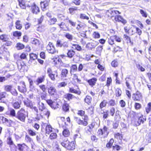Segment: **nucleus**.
I'll use <instances>...</instances> for the list:
<instances>
[{
    "instance_id": "nucleus-58",
    "label": "nucleus",
    "mask_w": 151,
    "mask_h": 151,
    "mask_svg": "<svg viewBox=\"0 0 151 151\" xmlns=\"http://www.w3.org/2000/svg\"><path fill=\"white\" fill-rule=\"evenodd\" d=\"M10 92L14 96H17V95L18 93L15 89H12Z\"/></svg>"
},
{
    "instance_id": "nucleus-64",
    "label": "nucleus",
    "mask_w": 151,
    "mask_h": 151,
    "mask_svg": "<svg viewBox=\"0 0 151 151\" xmlns=\"http://www.w3.org/2000/svg\"><path fill=\"white\" fill-rule=\"evenodd\" d=\"M147 140L148 143H151V133H150L147 136Z\"/></svg>"
},
{
    "instance_id": "nucleus-1",
    "label": "nucleus",
    "mask_w": 151,
    "mask_h": 151,
    "mask_svg": "<svg viewBox=\"0 0 151 151\" xmlns=\"http://www.w3.org/2000/svg\"><path fill=\"white\" fill-rule=\"evenodd\" d=\"M61 145L67 150H72L75 148L76 145V141H72L71 142L68 141V139L64 140L60 143Z\"/></svg>"
},
{
    "instance_id": "nucleus-36",
    "label": "nucleus",
    "mask_w": 151,
    "mask_h": 151,
    "mask_svg": "<svg viewBox=\"0 0 151 151\" xmlns=\"http://www.w3.org/2000/svg\"><path fill=\"white\" fill-rule=\"evenodd\" d=\"M107 103V102L106 100H103L100 104L99 105L100 108L101 109L103 107H105L106 106Z\"/></svg>"
},
{
    "instance_id": "nucleus-51",
    "label": "nucleus",
    "mask_w": 151,
    "mask_h": 151,
    "mask_svg": "<svg viewBox=\"0 0 151 151\" xmlns=\"http://www.w3.org/2000/svg\"><path fill=\"white\" fill-rule=\"evenodd\" d=\"M57 19L56 18H51L49 21L50 24L51 25L54 24L57 22Z\"/></svg>"
},
{
    "instance_id": "nucleus-16",
    "label": "nucleus",
    "mask_w": 151,
    "mask_h": 151,
    "mask_svg": "<svg viewBox=\"0 0 151 151\" xmlns=\"http://www.w3.org/2000/svg\"><path fill=\"white\" fill-rule=\"evenodd\" d=\"M46 132H58L57 129L55 130L54 129L52 128L50 125H47L46 127Z\"/></svg>"
},
{
    "instance_id": "nucleus-63",
    "label": "nucleus",
    "mask_w": 151,
    "mask_h": 151,
    "mask_svg": "<svg viewBox=\"0 0 151 151\" xmlns=\"http://www.w3.org/2000/svg\"><path fill=\"white\" fill-rule=\"evenodd\" d=\"M118 63L116 60H114L112 61L111 63V65L112 67H116L118 65Z\"/></svg>"
},
{
    "instance_id": "nucleus-15",
    "label": "nucleus",
    "mask_w": 151,
    "mask_h": 151,
    "mask_svg": "<svg viewBox=\"0 0 151 151\" xmlns=\"http://www.w3.org/2000/svg\"><path fill=\"white\" fill-rule=\"evenodd\" d=\"M114 140L113 138L111 139L109 141L106 143V147L108 148H111L113 146V144L114 143Z\"/></svg>"
},
{
    "instance_id": "nucleus-4",
    "label": "nucleus",
    "mask_w": 151,
    "mask_h": 151,
    "mask_svg": "<svg viewBox=\"0 0 151 151\" xmlns=\"http://www.w3.org/2000/svg\"><path fill=\"white\" fill-rule=\"evenodd\" d=\"M7 143L10 147L11 146H13L12 147H11V149L12 151H18L17 150V147L14 144L11 137H9L7 138Z\"/></svg>"
},
{
    "instance_id": "nucleus-17",
    "label": "nucleus",
    "mask_w": 151,
    "mask_h": 151,
    "mask_svg": "<svg viewBox=\"0 0 151 151\" xmlns=\"http://www.w3.org/2000/svg\"><path fill=\"white\" fill-rule=\"evenodd\" d=\"M70 106L69 104L65 102L63 106L62 109L65 112H68L69 111Z\"/></svg>"
},
{
    "instance_id": "nucleus-12",
    "label": "nucleus",
    "mask_w": 151,
    "mask_h": 151,
    "mask_svg": "<svg viewBox=\"0 0 151 151\" xmlns=\"http://www.w3.org/2000/svg\"><path fill=\"white\" fill-rule=\"evenodd\" d=\"M115 20L118 22H121L124 24L127 23V21L120 15H116L115 17Z\"/></svg>"
},
{
    "instance_id": "nucleus-3",
    "label": "nucleus",
    "mask_w": 151,
    "mask_h": 151,
    "mask_svg": "<svg viewBox=\"0 0 151 151\" xmlns=\"http://www.w3.org/2000/svg\"><path fill=\"white\" fill-rule=\"evenodd\" d=\"M37 101H38V107L39 109V110L41 111L40 113V116L38 117V115L37 114V118H38L39 119H40L41 118H42V112L43 110H45L46 109V107L45 106L44 104L42 103L40 101V98H38L37 99Z\"/></svg>"
},
{
    "instance_id": "nucleus-52",
    "label": "nucleus",
    "mask_w": 151,
    "mask_h": 151,
    "mask_svg": "<svg viewBox=\"0 0 151 151\" xmlns=\"http://www.w3.org/2000/svg\"><path fill=\"white\" fill-rule=\"evenodd\" d=\"M21 103H19L18 102H15L13 104V106L15 109H18L20 107Z\"/></svg>"
},
{
    "instance_id": "nucleus-32",
    "label": "nucleus",
    "mask_w": 151,
    "mask_h": 151,
    "mask_svg": "<svg viewBox=\"0 0 151 151\" xmlns=\"http://www.w3.org/2000/svg\"><path fill=\"white\" fill-rule=\"evenodd\" d=\"M72 45L71 47L74 49H76L77 50L80 51L81 50V47L78 45L74 44L71 43Z\"/></svg>"
},
{
    "instance_id": "nucleus-35",
    "label": "nucleus",
    "mask_w": 151,
    "mask_h": 151,
    "mask_svg": "<svg viewBox=\"0 0 151 151\" xmlns=\"http://www.w3.org/2000/svg\"><path fill=\"white\" fill-rule=\"evenodd\" d=\"M32 43L37 46L39 45L40 43V41L37 39L32 38Z\"/></svg>"
},
{
    "instance_id": "nucleus-11",
    "label": "nucleus",
    "mask_w": 151,
    "mask_h": 151,
    "mask_svg": "<svg viewBox=\"0 0 151 151\" xmlns=\"http://www.w3.org/2000/svg\"><path fill=\"white\" fill-rule=\"evenodd\" d=\"M45 75H44L38 77L34 82L36 85H39V84L42 83L45 81Z\"/></svg>"
},
{
    "instance_id": "nucleus-31",
    "label": "nucleus",
    "mask_w": 151,
    "mask_h": 151,
    "mask_svg": "<svg viewBox=\"0 0 151 151\" xmlns=\"http://www.w3.org/2000/svg\"><path fill=\"white\" fill-rule=\"evenodd\" d=\"M69 92L72 93H74L78 95H80L81 92L79 91H77L72 88H69Z\"/></svg>"
},
{
    "instance_id": "nucleus-60",
    "label": "nucleus",
    "mask_w": 151,
    "mask_h": 151,
    "mask_svg": "<svg viewBox=\"0 0 151 151\" xmlns=\"http://www.w3.org/2000/svg\"><path fill=\"white\" fill-rule=\"evenodd\" d=\"M140 13L143 17H147V13L146 12H144L143 10H140Z\"/></svg>"
},
{
    "instance_id": "nucleus-53",
    "label": "nucleus",
    "mask_w": 151,
    "mask_h": 151,
    "mask_svg": "<svg viewBox=\"0 0 151 151\" xmlns=\"http://www.w3.org/2000/svg\"><path fill=\"white\" fill-rule=\"evenodd\" d=\"M24 104L26 105L27 107H29L31 108H32L33 107L32 103L31 102L29 101H27L26 102H24Z\"/></svg>"
},
{
    "instance_id": "nucleus-44",
    "label": "nucleus",
    "mask_w": 151,
    "mask_h": 151,
    "mask_svg": "<svg viewBox=\"0 0 151 151\" xmlns=\"http://www.w3.org/2000/svg\"><path fill=\"white\" fill-rule=\"evenodd\" d=\"M108 105L110 106H114L116 105V103L114 100L111 99L110 100L108 103Z\"/></svg>"
},
{
    "instance_id": "nucleus-14",
    "label": "nucleus",
    "mask_w": 151,
    "mask_h": 151,
    "mask_svg": "<svg viewBox=\"0 0 151 151\" xmlns=\"http://www.w3.org/2000/svg\"><path fill=\"white\" fill-rule=\"evenodd\" d=\"M97 81V78H93L88 80V83L92 87H93L95 85Z\"/></svg>"
},
{
    "instance_id": "nucleus-30",
    "label": "nucleus",
    "mask_w": 151,
    "mask_h": 151,
    "mask_svg": "<svg viewBox=\"0 0 151 151\" xmlns=\"http://www.w3.org/2000/svg\"><path fill=\"white\" fill-rule=\"evenodd\" d=\"M16 27L17 29L20 30L22 27V26L21 24L20 21L19 20H17L15 23Z\"/></svg>"
},
{
    "instance_id": "nucleus-46",
    "label": "nucleus",
    "mask_w": 151,
    "mask_h": 151,
    "mask_svg": "<svg viewBox=\"0 0 151 151\" xmlns=\"http://www.w3.org/2000/svg\"><path fill=\"white\" fill-rule=\"evenodd\" d=\"M29 56L31 60H35L37 58V55L33 53L30 54Z\"/></svg>"
},
{
    "instance_id": "nucleus-22",
    "label": "nucleus",
    "mask_w": 151,
    "mask_h": 151,
    "mask_svg": "<svg viewBox=\"0 0 151 151\" xmlns=\"http://www.w3.org/2000/svg\"><path fill=\"white\" fill-rule=\"evenodd\" d=\"M75 51L72 50H68L67 53V56L70 58H72L75 54Z\"/></svg>"
},
{
    "instance_id": "nucleus-26",
    "label": "nucleus",
    "mask_w": 151,
    "mask_h": 151,
    "mask_svg": "<svg viewBox=\"0 0 151 151\" xmlns=\"http://www.w3.org/2000/svg\"><path fill=\"white\" fill-rule=\"evenodd\" d=\"M91 97L89 96H86L84 99L85 102L89 105L91 104Z\"/></svg>"
},
{
    "instance_id": "nucleus-38",
    "label": "nucleus",
    "mask_w": 151,
    "mask_h": 151,
    "mask_svg": "<svg viewBox=\"0 0 151 151\" xmlns=\"http://www.w3.org/2000/svg\"><path fill=\"white\" fill-rule=\"evenodd\" d=\"M82 118L84 120V121H83V125L84 126H86L88 124L87 121L88 120V116L86 115H84L83 117Z\"/></svg>"
},
{
    "instance_id": "nucleus-48",
    "label": "nucleus",
    "mask_w": 151,
    "mask_h": 151,
    "mask_svg": "<svg viewBox=\"0 0 151 151\" xmlns=\"http://www.w3.org/2000/svg\"><path fill=\"white\" fill-rule=\"evenodd\" d=\"M75 120L79 124H82L83 125V120H81L80 119L76 117H74Z\"/></svg>"
},
{
    "instance_id": "nucleus-6",
    "label": "nucleus",
    "mask_w": 151,
    "mask_h": 151,
    "mask_svg": "<svg viewBox=\"0 0 151 151\" xmlns=\"http://www.w3.org/2000/svg\"><path fill=\"white\" fill-rule=\"evenodd\" d=\"M47 103L50 106L54 109H57L59 108V105L56 102L50 100H48L46 101Z\"/></svg>"
},
{
    "instance_id": "nucleus-10",
    "label": "nucleus",
    "mask_w": 151,
    "mask_h": 151,
    "mask_svg": "<svg viewBox=\"0 0 151 151\" xmlns=\"http://www.w3.org/2000/svg\"><path fill=\"white\" fill-rule=\"evenodd\" d=\"M31 9L32 12L34 14H37L40 12L39 8L38 6L34 3L31 6Z\"/></svg>"
},
{
    "instance_id": "nucleus-39",
    "label": "nucleus",
    "mask_w": 151,
    "mask_h": 151,
    "mask_svg": "<svg viewBox=\"0 0 151 151\" xmlns=\"http://www.w3.org/2000/svg\"><path fill=\"white\" fill-rule=\"evenodd\" d=\"M123 37L125 40H127V43H131L132 45V42H131V38L127 36V35H124Z\"/></svg>"
},
{
    "instance_id": "nucleus-33",
    "label": "nucleus",
    "mask_w": 151,
    "mask_h": 151,
    "mask_svg": "<svg viewBox=\"0 0 151 151\" xmlns=\"http://www.w3.org/2000/svg\"><path fill=\"white\" fill-rule=\"evenodd\" d=\"M16 47L17 50H21L24 48V45L22 44L19 42L17 44Z\"/></svg>"
},
{
    "instance_id": "nucleus-55",
    "label": "nucleus",
    "mask_w": 151,
    "mask_h": 151,
    "mask_svg": "<svg viewBox=\"0 0 151 151\" xmlns=\"http://www.w3.org/2000/svg\"><path fill=\"white\" fill-rule=\"evenodd\" d=\"M116 96H119L121 95L122 91L120 89L118 88H117L116 90Z\"/></svg>"
},
{
    "instance_id": "nucleus-59",
    "label": "nucleus",
    "mask_w": 151,
    "mask_h": 151,
    "mask_svg": "<svg viewBox=\"0 0 151 151\" xmlns=\"http://www.w3.org/2000/svg\"><path fill=\"white\" fill-rule=\"evenodd\" d=\"M73 70L76 71H77V66L76 65H73L71 67V70H70V73H71V70Z\"/></svg>"
},
{
    "instance_id": "nucleus-21",
    "label": "nucleus",
    "mask_w": 151,
    "mask_h": 151,
    "mask_svg": "<svg viewBox=\"0 0 151 151\" xmlns=\"http://www.w3.org/2000/svg\"><path fill=\"white\" fill-rule=\"evenodd\" d=\"M64 98L70 101L74 97V96L72 94L68 93L65 94L64 96Z\"/></svg>"
},
{
    "instance_id": "nucleus-27",
    "label": "nucleus",
    "mask_w": 151,
    "mask_h": 151,
    "mask_svg": "<svg viewBox=\"0 0 151 151\" xmlns=\"http://www.w3.org/2000/svg\"><path fill=\"white\" fill-rule=\"evenodd\" d=\"M70 14H75V11L78 10V7L74 6L73 7L70 8L69 9Z\"/></svg>"
},
{
    "instance_id": "nucleus-20",
    "label": "nucleus",
    "mask_w": 151,
    "mask_h": 151,
    "mask_svg": "<svg viewBox=\"0 0 151 151\" xmlns=\"http://www.w3.org/2000/svg\"><path fill=\"white\" fill-rule=\"evenodd\" d=\"M0 119L4 123H6V124H7V123H9V124L8 125L7 124V125L10 126L11 125L10 123L12 122V121L10 120H9L3 116L1 117Z\"/></svg>"
},
{
    "instance_id": "nucleus-24",
    "label": "nucleus",
    "mask_w": 151,
    "mask_h": 151,
    "mask_svg": "<svg viewBox=\"0 0 151 151\" xmlns=\"http://www.w3.org/2000/svg\"><path fill=\"white\" fill-rule=\"evenodd\" d=\"M56 89L54 87L52 86L50 87L48 89V92L51 95H53L55 92Z\"/></svg>"
},
{
    "instance_id": "nucleus-25",
    "label": "nucleus",
    "mask_w": 151,
    "mask_h": 151,
    "mask_svg": "<svg viewBox=\"0 0 151 151\" xmlns=\"http://www.w3.org/2000/svg\"><path fill=\"white\" fill-rule=\"evenodd\" d=\"M50 112L46 108L45 110H43L42 115L43 116V115H44L46 116L47 118H48L49 117L50 115Z\"/></svg>"
},
{
    "instance_id": "nucleus-8",
    "label": "nucleus",
    "mask_w": 151,
    "mask_h": 151,
    "mask_svg": "<svg viewBox=\"0 0 151 151\" xmlns=\"http://www.w3.org/2000/svg\"><path fill=\"white\" fill-rule=\"evenodd\" d=\"M132 98L134 100L139 101L142 98V96L140 92L137 91L133 95Z\"/></svg>"
},
{
    "instance_id": "nucleus-57",
    "label": "nucleus",
    "mask_w": 151,
    "mask_h": 151,
    "mask_svg": "<svg viewBox=\"0 0 151 151\" xmlns=\"http://www.w3.org/2000/svg\"><path fill=\"white\" fill-rule=\"evenodd\" d=\"M115 112V109L114 107H111L109 113L110 115L113 116Z\"/></svg>"
},
{
    "instance_id": "nucleus-40",
    "label": "nucleus",
    "mask_w": 151,
    "mask_h": 151,
    "mask_svg": "<svg viewBox=\"0 0 151 151\" xmlns=\"http://www.w3.org/2000/svg\"><path fill=\"white\" fill-rule=\"evenodd\" d=\"M114 37L113 36L110 37L109 39L108 42L111 45H112L114 44Z\"/></svg>"
},
{
    "instance_id": "nucleus-9",
    "label": "nucleus",
    "mask_w": 151,
    "mask_h": 151,
    "mask_svg": "<svg viewBox=\"0 0 151 151\" xmlns=\"http://www.w3.org/2000/svg\"><path fill=\"white\" fill-rule=\"evenodd\" d=\"M5 114L6 115L10 116L12 117L16 116L15 111L14 109L12 108H9L5 113Z\"/></svg>"
},
{
    "instance_id": "nucleus-47",
    "label": "nucleus",
    "mask_w": 151,
    "mask_h": 151,
    "mask_svg": "<svg viewBox=\"0 0 151 151\" xmlns=\"http://www.w3.org/2000/svg\"><path fill=\"white\" fill-rule=\"evenodd\" d=\"M22 33L19 31H16L13 32V35L15 37H19L21 36Z\"/></svg>"
},
{
    "instance_id": "nucleus-37",
    "label": "nucleus",
    "mask_w": 151,
    "mask_h": 151,
    "mask_svg": "<svg viewBox=\"0 0 151 151\" xmlns=\"http://www.w3.org/2000/svg\"><path fill=\"white\" fill-rule=\"evenodd\" d=\"M70 135V133H62L60 134V139H63L64 137H67Z\"/></svg>"
},
{
    "instance_id": "nucleus-18",
    "label": "nucleus",
    "mask_w": 151,
    "mask_h": 151,
    "mask_svg": "<svg viewBox=\"0 0 151 151\" xmlns=\"http://www.w3.org/2000/svg\"><path fill=\"white\" fill-rule=\"evenodd\" d=\"M17 146L18 148H17L18 150H19L20 151H23L25 147H27V146L24 143L22 144H18Z\"/></svg>"
},
{
    "instance_id": "nucleus-23",
    "label": "nucleus",
    "mask_w": 151,
    "mask_h": 151,
    "mask_svg": "<svg viewBox=\"0 0 151 151\" xmlns=\"http://www.w3.org/2000/svg\"><path fill=\"white\" fill-rule=\"evenodd\" d=\"M68 73V70L66 69H63L61 71V77L65 78L66 77Z\"/></svg>"
},
{
    "instance_id": "nucleus-62",
    "label": "nucleus",
    "mask_w": 151,
    "mask_h": 151,
    "mask_svg": "<svg viewBox=\"0 0 151 151\" xmlns=\"http://www.w3.org/2000/svg\"><path fill=\"white\" fill-rule=\"evenodd\" d=\"M85 114V111L82 110H79L78 111L77 114L78 115L81 116H83Z\"/></svg>"
},
{
    "instance_id": "nucleus-28",
    "label": "nucleus",
    "mask_w": 151,
    "mask_h": 151,
    "mask_svg": "<svg viewBox=\"0 0 151 151\" xmlns=\"http://www.w3.org/2000/svg\"><path fill=\"white\" fill-rule=\"evenodd\" d=\"M144 121H145V120L143 118L142 116H140L139 118L138 121L137 123H136L135 124L137 126H139L140 124L141 123H143Z\"/></svg>"
},
{
    "instance_id": "nucleus-2",
    "label": "nucleus",
    "mask_w": 151,
    "mask_h": 151,
    "mask_svg": "<svg viewBox=\"0 0 151 151\" xmlns=\"http://www.w3.org/2000/svg\"><path fill=\"white\" fill-rule=\"evenodd\" d=\"M26 116V112L25 110L21 109L17 113L16 117L22 122H24Z\"/></svg>"
},
{
    "instance_id": "nucleus-41",
    "label": "nucleus",
    "mask_w": 151,
    "mask_h": 151,
    "mask_svg": "<svg viewBox=\"0 0 151 151\" xmlns=\"http://www.w3.org/2000/svg\"><path fill=\"white\" fill-rule=\"evenodd\" d=\"M65 36L70 41H71L73 39V36L68 33H66Z\"/></svg>"
},
{
    "instance_id": "nucleus-29",
    "label": "nucleus",
    "mask_w": 151,
    "mask_h": 151,
    "mask_svg": "<svg viewBox=\"0 0 151 151\" xmlns=\"http://www.w3.org/2000/svg\"><path fill=\"white\" fill-rule=\"evenodd\" d=\"M48 4L47 1H41L40 2L41 7L42 9H45L48 5Z\"/></svg>"
},
{
    "instance_id": "nucleus-49",
    "label": "nucleus",
    "mask_w": 151,
    "mask_h": 151,
    "mask_svg": "<svg viewBox=\"0 0 151 151\" xmlns=\"http://www.w3.org/2000/svg\"><path fill=\"white\" fill-rule=\"evenodd\" d=\"M93 37L95 38H99L100 37V35L98 32H95L92 34Z\"/></svg>"
},
{
    "instance_id": "nucleus-42",
    "label": "nucleus",
    "mask_w": 151,
    "mask_h": 151,
    "mask_svg": "<svg viewBox=\"0 0 151 151\" xmlns=\"http://www.w3.org/2000/svg\"><path fill=\"white\" fill-rule=\"evenodd\" d=\"M7 49L3 45L0 47V54H3L6 52Z\"/></svg>"
},
{
    "instance_id": "nucleus-61",
    "label": "nucleus",
    "mask_w": 151,
    "mask_h": 151,
    "mask_svg": "<svg viewBox=\"0 0 151 151\" xmlns=\"http://www.w3.org/2000/svg\"><path fill=\"white\" fill-rule=\"evenodd\" d=\"M119 104L121 106L124 107L126 105V103L123 100H121L119 102Z\"/></svg>"
},
{
    "instance_id": "nucleus-50",
    "label": "nucleus",
    "mask_w": 151,
    "mask_h": 151,
    "mask_svg": "<svg viewBox=\"0 0 151 151\" xmlns=\"http://www.w3.org/2000/svg\"><path fill=\"white\" fill-rule=\"evenodd\" d=\"M151 110V103H149L146 107V111L147 114L149 113Z\"/></svg>"
},
{
    "instance_id": "nucleus-45",
    "label": "nucleus",
    "mask_w": 151,
    "mask_h": 151,
    "mask_svg": "<svg viewBox=\"0 0 151 151\" xmlns=\"http://www.w3.org/2000/svg\"><path fill=\"white\" fill-rule=\"evenodd\" d=\"M57 137L56 133H51L50 134L49 138L51 139H53L56 138Z\"/></svg>"
},
{
    "instance_id": "nucleus-7",
    "label": "nucleus",
    "mask_w": 151,
    "mask_h": 151,
    "mask_svg": "<svg viewBox=\"0 0 151 151\" xmlns=\"http://www.w3.org/2000/svg\"><path fill=\"white\" fill-rule=\"evenodd\" d=\"M20 86H18L19 91L22 93L25 92L27 91V89L24 81H21L20 82Z\"/></svg>"
},
{
    "instance_id": "nucleus-5",
    "label": "nucleus",
    "mask_w": 151,
    "mask_h": 151,
    "mask_svg": "<svg viewBox=\"0 0 151 151\" xmlns=\"http://www.w3.org/2000/svg\"><path fill=\"white\" fill-rule=\"evenodd\" d=\"M47 51L50 53L54 54L55 53L56 50L53 44L50 42H49L46 47Z\"/></svg>"
},
{
    "instance_id": "nucleus-19",
    "label": "nucleus",
    "mask_w": 151,
    "mask_h": 151,
    "mask_svg": "<svg viewBox=\"0 0 151 151\" xmlns=\"http://www.w3.org/2000/svg\"><path fill=\"white\" fill-rule=\"evenodd\" d=\"M0 39L3 42H6L9 39V38L7 35L2 34L0 36Z\"/></svg>"
},
{
    "instance_id": "nucleus-43",
    "label": "nucleus",
    "mask_w": 151,
    "mask_h": 151,
    "mask_svg": "<svg viewBox=\"0 0 151 151\" xmlns=\"http://www.w3.org/2000/svg\"><path fill=\"white\" fill-rule=\"evenodd\" d=\"M12 88V86L6 85L5 86L4 90L7 92H11Z\"/></svg>"
},
{
    "instance_id": "nucleus-54",
    "label": "nucleus",
    "mask_w": 151,
    "mask_h": 151,
    "mask_svg": "<svg viewBox=\"0 0 151 151\" xmlns=\"http://www.w3.org/2000/svg\"><path fill=\"white\" fill-rule=\"evenodd\" d=\"M121 148V147L117 145H115L112 146V150H116L117 151H119L120 150Z\"/></svg>"
},
{
    "instance_id": "nucleus-56",
    "label": "nucleus",
    "mask_w": 151,
    "mask_h": 151,
    "mask_svg": "<svg viewBox=\"0 0 151 151\" xmlns=\"http://www.w3.org/2000/svg\"><path fill=\"white\" fill-rule=\"evenodd\" d=\"M67 85V83L65 82H63L61 83H59L58 84V87L59 88H61L62 87H64L66 86Z\"/></svg>"
},
{
    "instance_id": "nucleus-34",
    "label": "nucleus",
    "mask_w": 151,
    "mask_h": 151,
    "mask_svg": "<svg viewBox=\"0 0 151 151\" xmlns=\"http://www.w3.org/2000/svg\"><path fill=\"white\" fill-rule=\"evenodd\" d=\"M114 137L118 140H122L123 139V136L122 134L117 133L115 134Z\"/></svg>"
},
{
    "instance_id": "nucleus-13",
    "label": "nucleus",
    "mask_w": 151,
    "mask_h": 151,
    "mask_svg": "<svg viewBox=\"0 0 151 151\" xmlns=\"http://www.w3.org/2000/svg\"><path fill=\"white\" fill-rule=\"evenodd\" d=\"M98 44V42L96 41H93L92 42L89 43L86 45V47L90 49L94 48Z\"/></svg>"
}]
</instances>
